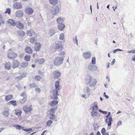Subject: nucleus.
Here are the masks:
<instances>
[{"label": "nucleus", "mask_w": 135, "mask_h": 135, "mask_svg": "<svg viewBox=\"0 0 135 135\" xmlns=\"http://www.w3.org/2000/svg\"><path fill=\"white\" fill-rule=\"evenodd\" d=\"M13 126L15 128L19 130L22 129V130L23 128V127L18 125H13Z\"/></svg>", "instance_id": "f704fd0d"}, {"label": "nucleus", "mask_w": 135, "mask_h": 135, "mask_svg": "<svg viewBox=\"0 0 135 135\" xmlns=\"http://www.w3.org/2000/svg\"><path fill=\"white\" fill-rule=\"evenodd\" d=\"M20 96H22L24 97H27L25 93L23 92L20 95Z\"/></svg>", "instance_id": "0e129e2a"}, {"label": "nucleus", "mask_w": 135, "mask_h": 135, "mask_svg": "<svg viewBox=\"0 0 135 135\" xmlns=\"http://www.w3.org/2000/svg\"><path fill=\"white\" fill-rule=\"evenodd\" d=\"M65 54V53L64 51H62L59 54H58V55L60 56H62V57H64L63 56Z\"/></svg>", "instance_id": "4d7b16f0"}, {"label": "nucleus", "mask_w": 135, "mask_h": 135, "mask_svg": "<svg viewBox=\"0 0 135 135\" xmlns=\"http://www.w3.org/2000/svg\"><path fill=\"white\" fill-rule=\"evenodd\" d=\"M96 63V59L95 57H93L92 58L91 63L93 65L95 64Z\"/></svg>", "instance_id": "49530a36"}, {"label": "nucleus", "mask_w": 135, "mask_h": 135, "mask_svg": "<svg viewBox=\"0 0 135 135\" xmlns=\"http://www.w3.org/2000/svg\"><path fill=\"white\" fill-rule=\"evenodd\" d=\"M57 106H55L54 108H52L49 109V112L50 114H54L55 112L57 109Z\"/></svg>", "instance_id": "4be33fe9"}, {"label": "nucleus", "mask_w": 135, "mask_h": 135, "mask_svg": "<svg viewBox=\"0 0 135 135\" xmlns=\"http://www.w3.org/2000/svg\"><path fill=\"white\" fill-rule=\"evenodd\" d=\"M23 130L26 132H28L31 131L32 130V129L31 128L27 129H24L23 128Z\"/></svg>", "instance_id": "13d9d810"}, {"label": "nucleus", "mask_w": 135, "mask_h": 135, "mask_svg": "<svg viewBox=\"0 0 135 135\" xmlns=\"http://www.w3.org/2000/svg\"><path fill=\"white\" fill-rule=\"evenodd\" d=\"M58 103L57 100H54L51 102L49 104L50 105L51 107H54Z\"/></svg>", "instance_id": "5701e85b"}, {"label": "nucleus", "mask_w": 135, "mask_h": 135, "mask_svg": "<svg viewBox=\"0 0 135 135\" xmlns=\"http://www.w3.org/2000/svg\"><path fill=\"white\" fill-rule=\"evenodd\" d=\"M15 26L17 28L20 29H23L24 27V25L23 24L18 21H17L16 22Z\"/></svg>", "instance_id": "ddd939ff"}, {"label": "nucleus", "mask_w": 135, "mask_h": 135, "mask_svg": "<svg viewBox=\"0 0 135 135\" xmlns=\"http://www.w3.org/2000/svg\"><path fill=\"white\" fill-rule=\"evenodd\" d=\"M92 109L91 111L96 112L98 110V106H94L92 107Z\"/></svg>", "instance_id": "58836bf2"}, {"label": "nucleus", "mask_w": 135, "mask_h": 135, "mask_svg": "<svg viewBox=\"0 0 135 135\" xmlns=\"http://www.w3.org/2000/svg\"><path fill=\"white\" fill-rule=\"evenodd\" d=\"M33 30H31V31H29L28 30L26 32V34L28 36H31V34Z\"/></svg>", "instance_id": "a18cd8bd"}, {"label": "nucleus", "mask_w": 135, "mask_h": 135, "mask_svg": "<svg viewBox=\"0 0 135 135\" xmlns=\"http://www.w3.org/2000/svg\"><path fill=\"white\" fill-rule=\"evenodd\" d=\"M64 18L60 17L57 18L56 21L58 24L62 23L64 21Z\"/></svg>", "instance_id": "bb28decb"}, {"label": "nucleus", "mask_w": 135, "mask_h": 135, "mask_svg": "<svg viewBox=\"0 0 135 135\" xmlns=\"http://www.w3.org/2000/svg\"><path fill=\"white\" fill-rule=\"evenodd\" d=\"M59 95H53V98L57 100L58 99V98L57 97V96Z\"/></svg>", "instance_id": "69168bd1"}, {"label": "nucleus", "mask_w": 135, "mask_h": 135, "mask_svg": "<svg viewBox=\"0 0 135 135\" xmlns=\"http://www.w3.org/2000/svg\"><path fill=\"white\" fill-rule=\"evenodd\" d=\"M90 114L91 116L95 118H96V117H97L99 116V115L98 114V113L96 112H92L91 111L90 112Z\"/></svg>", "instance_id": "393cba45"}, {"label": "nucleus", "mask_w": 135, "mask_h": 135, "mask_svg": "<svg viewBox=\"0 0 135 135\" xmlns=\"http://www.w3.org/2000/svg\"><path fill=\"white\" fill-rule=\"evenodd\" d=\"M64 57L57 56L54 60V64L55 66H57L62 64L63 62Z\"/></svg>", "instance_id": "f03ea898"}, {"label": "nucleus", "mask_w": 135, "mask_h": 135, "mask_svg": "<svg viewBox=\"0 0 135 135\" xmlns=\"http://www.w3.org/2000/svg\"><path fill=\"white\" fill-rule=\"evenodd\" d=\"M16 87L19 90H20L21 89V87L20 85H16Z\"/></svg>", "instance_id": "680f3d73"}, {"label": "nucleus", "mask_w": 135, "mask_h": 135, "mask_svg": "<svg viewBox=\"0 0 135 135\" xmlns=\"http://www.w3.org/2000/svg\"><path fill=\"white\" fill-rule=\"evenodd\" d=\"M110 114V112H109L108 115L105 116L107 118L105 119V121L106 123H107V124L109 126H110L112 125V117L109 116Z\"/></svg>", "instance_id": "20e7f679"}, {"label": "nucleus", "mask_w": 135, "mask_h": 135, "mask_svg": "<svg viewBox=\"0 0 135 135\" xmlns=\"http://www.w3.org/2000/svg\"><path fill=\"white\" fill-rule=\"evenodd\" d=\"M4 22L2 20V19L0 20V26L4 24Z\"/></svg>", "instance_id": "774afa93"}, {"label": "nucleus", "mask_w": 135, "mask_h": 135, "mask_svg": "<svg viewBox=\"0 0 135 135\" xmlns=\"http://www.w3.org/2000/svg\"><path fill=\"white\" fill-rule=\"evenodd\" d=\"M15 114L18 116H20L22 113V111L20 110L16 109L15 110Z\"/></svg>", "instance_id": "2f4dec72"}, {"label": "nucleus", "mask_w": 135, "mask_h": 135, "mask_svg": "<svg viewBox=\"0 0 135 135\" xmlns=\"http://www.w3.org/2000/svg\"><path fill=\"white\" fill-rule=\"evenodd\" d=\"M91 52L90 51L84 52L83 54V57L85 59H88L90 58L91 57Z\"/></svg>", "instance_id": "423d86ee"}, {"label": "nucleus", "mask_w": 135, "mask_h": 135, "mask_svg": "<svg viewBox=\"0 0 135 135\" xmlns=\"http://www.w3.org/2000/svg\"><path fill=\"white\" fill-rule=\"evenodd\" d=\"M60 11L59 7L56 6L51 7L50 10V12L54 16H57L59 14Z\"/></svg>", "instance_id": "7ed1b4c3"}, {"label": "nucleus", "mask_w": 135, "mask_h": 135, "mask_svg": "<svg viewBox=\"0 0 135 135\" xmlns=\"http://www.w3.org/2000/svg\"><path fill=\"white\" fill-rule=\"evenodd\" d=\"M38 62L40 64H42L44 62L45 60L43 58H41L38 60Z\"/></svg>", "instance_id": "c03bdc74"}, {"label": "nucleus", "mask_w": 135, "mask_h": 135, "mask_svg": "<svg viewBox=\"0 0 135 135\" xmlns=\"http://www.w3.org/2000/svg\"><path fill=\"white\" fill-rule=\"evenodd\" d=\"M78 40L77 39L76 36L75 37L73 38V41L75 44L78 45Z\"/></svg>", "instance_id": "de8ad7c7"}, {"label": "nucleus", "mask_w": 135, "mask_h": 135, "mask_svg": "<svg viewBox=\"0 0 135 135\" xmlns=\"http://www.w3.org/2000/svg\"><path fill=\"white\" fill-rule=\"evenodd\" d=\"M32 35L31 36H32L33 37H37V33L34 32L33 31L32 33Z\"/></svg>", "instance_id": "37998d69"}, {"label": "nucleus", "mask_w": 135, "mask_h": 135, "mask_svg": "<svg viewBox=\"0 0 135 135\" xmlns=\"http://www.w3.org/2000/svg\"><path fill=\"white\" fill-rule=\"evenodd\" d=\"M15 79L17 81H18L20 80L21 79H22V76H21V75L20 76L16 77L15 78Z\"/></svg>", "instance_id": "6e6d98bb"}, {"label": "nucleus", "mask_w": 135, "mask_h": 135, "mask_svg": "<svg viewBox=\"0 0 135 135\" xmlns=\"http://www.w3.org/2000/svg\"><path fill=\"white\" fill-rule=\"evenodd\" d=\"M9 109L7 108H5L3 112L2 113V114L6 117H7L9 114Z\"/></svg>", "instance_id": "dca6fc26"}, {"label": "nucleus", "mask_w": 135, "mask_h": 135, "mask_svg": "<svg viewBox=\"0 0 135 135\" xmlns=\"http://www.w3.org/2000/svg\"><path fill=\"white\" fill-rule=\"evenodd\" d=\"M122 50L120 49H117L114 50L113 51V52L114 53H115L116 52L118 51H122Z\"/></svg>", "instance_id": "052dcab7"}, {"label": "nucleus", "mask_w": 135, "mask_h": 135, "mask_svg": "<svg viewBox=\"0 0 135 135\" xmlns=\"http://www.w3.org/2000/svg\"><path fill=\"white\" fill-rule=\"evenodd\" d=\"M97 66L93 65L91 63H90L88 66V69L91 71H95L97 69Z\"/></svg>", "instance_id": "0eeeda50"}, {"label": "nucleus", "mask_w": 135, "mask_h": 135, "mask_svg": "<svg viewBox=\"0 0 135 135\" xmlns=\"http://www.w3.org/2000/svg\"><path fill=\"white\" fill-rule=\"evenodd\" d=\"M28 65V63L27 62H23L21 64V66L23 68L26 67Z\"/></svg>", "instance_id": "4c0bfd02"}, {"label": "nucleus", "mask_w": 135, "mask_h": 135, "mask_svg": "<svg viewBox=\"0 0 135 135\" xmlns=\"http://www.w3.org/2000/svg\"><path fill=\"white\" fill-rule=\"evenodd\" d=\"M24 59L27 61H29L30 60V55H26L24 57Z\"/></svg>", "instance_id": "c9c22d12"}, {"label": "nucleus", "mask_w": 135, "mask_h": 135, "mask_svg": "<svg viewBox=\"0 0 135 135\" xmlns=\"http://www.w3.org/2000/svg\"><path fill=\"white\" fill-rule=\"evenodd\" d=\"M17 56V54L12 52L8 53L7 55L8 58L9 59L15 58Z\"/></svg>", "instance_id": "1a4fd4ad"}, {"label": "nucleus", "mask_w": 135, "mask_h": 135, "mask_svg": "<svg viewBox=\"0 0 135 135\" xmlns=\"http://www.w3.org/2000/svg\"><path fill=\"white\" fill-rule=\"evenodd\" d=\"M65 27V25L63 23L58 24L57 25L58 29L60 31L63 30Z\"/></svg>", "instance_id": "aec40b11"}, {"label": "nucleus", "mask_w": 135, "mask_h": 135, "mask_svg": "<svg viewBox=\"0 0 135 135\" xmlns=\"http://www.w3.org/2000/svg\"><path fill=\"white\" fill-rule=\"evenodd\" d=\"M25 51L26 53L29 54H31L32 52V50L31 48L28 46H27L25 49Z\"/></svg>", "instance_id": "b1692460"}, {"label": "nucleus", "mask_w": 135, "mask_h": 135, "mask_svg": "<svg viewBox=\"0 0 135 135\" xmlns=\"http://www.w3.org/2000/svg\"><path fill=\"white\" fill-rule=\"evenodd\" d=\"M35 90L38 93H40L41 91L40 88L37 87L35 88Z\"/></svg>", "instance_id": "338daca9"}, {"label": "nucleus", "mask_w": 135, "mask_h": 135, "mask_svg": "<svg viewBox=\"0 0 135 135\" xmlns=\"http://www.w3.org/2000/svg\"><path fill=\"white\" fill-rule=\"evenodd\" d=\"M17 34L20 36H23L25 34V32L22 30L18 31L17 32Z\"/></svg>", "instance_id": "473e14b6"}, {"label": "nucleus", "mask_w": 135, "mask_h": 135, "mask_svg": "<svg viewBox=\"0 0 135 135\" xmlns=\"http://www.w3.org/2000/svg\"><path fill=\"white\" fill-rule=\"evenodd\" d=\"M50 118L51 119H53L55 117V115L54 114H50Z\"/></svg>", "instance_id": "864d4df0"}, {"label": "nucleus", "mask_w": 135, "mask_h": 135, "mask_svg": "<svg viewBox=\"0 0 135 135\" xmlns=\"http://www.w3.org/2000/svg\"><path fill=\"white\" fill-rule=\"evenodd\" d=\"M14 8L16 9H19L22 8V6L21 3H15L13 5Z\"/></svg>", "instance_id": "2eb2a0df"}, {"label": "nucleus", "mask_w": 135, "mask_h": 135, "mask_svg": "<svg viewBox=\"0 0 135 135\" xmlns=\"http://www.w3.org/2000/svg\"><path fill=\"white\" fill-rule=\"evenodd\" d=\"M27 100L26 97H24L22 99H19L17 101V103H19V104L22 105L25 104Z\"/></svg>", "instance_id": "a211bd4d"}, {"label": "nucleus", "mask_w": 135, "mask_h": 135, "mask_svg": "<svg viewBox=\"0 0 135 135\" xmlns=\"http://www.w3.org/2000/svg\"><path fill=\"white\" fill-rule=\"evenodd\" d=\"M27 75V73L25 72L23 73L21 75V76H22V79L26 77V76Z\"/></svg>", "instance_id": "e2e57ef3"}, {"label": "nucleus", "mask_w": 135, "mask_h": 135, "mask_svg": "<svg viewBox=\"0 0 135 135\" xmlns=\"http://www.w3.org/2000/svg\"><path fill=\"white\" fill-rule=\"evenodd\" d=\"M30 88H36L37 87V85L36 84V83H33L30 84Z\"/></svg>", "instance_id": "a19ab883"}, {"label": "nucleus", "mask_w": 135, "mask_h": 135, "mask_svg": "<svg viewBox=\"0 0 135 135\" xmlns=\"http://www.w3.org/2000/svg\"><path fill=\"white\" fill-rule=\"evenodd\" d=\"M59 90H56L55 89L53 91V95H59L58 94V91Z\"/></svg>", "instance_id": "09e8293b"}, {"label": "nucleus", "mask_w": 135, "mask_h": 135, "mask_svg": "<svg viewBox=\"0 0 135 135\" xmlns=\"http://www.w3.org/2000/svg\"><path fill=\"white\" fill-rule=\"evenodd\" d=\"M49 1L50 4L54 6L57 4L58 2L57 0H49Z\"/></svg>", "instance_id": "c85d7f7f"}, {"label": "nucleus", "mask_w": 135, "mask_h": 135, "mask_svg": "<svg viewBox=\"0 0 135 135\" xmlns=\"http://www.w3.org/2000/svg\"><path fill=\"white\" fill-rule=\"evenodd\" d=\"M105 129L104 128H103L101 130V132L103 135H105Z\"/></svg>", "instance_id": "603ef678"}, {"label": "nucleus", "mask_w": 135, "mask_h": 135, "mask_svg": "<svg viewBox=\"0 0 135 135\" xmlns=\"http://www.w3.org/2000/svg\"><path fill=\"white\" fill-rule=\"evenodd\" d=\"M59 81H57L55 83V89L56 90H59L60 89V86L59 85Z\"/></svg>", "instance_id": "a878e982"}, {"label": "nucleus", "mask_w": 135, "mask_h": 135, "mask_svg": "<svg viewBox=\"0 0 135 135\" xmlns=\"http://www.w3.org/2000/svg\"><path fill=\"white\" fill-rule=\"evenodd\" d=\"M25 12L28 15H31L33 13L34 11L31 7H27L25 9Z\"/></svg>", "instance_id": "9d476101"}, {"label": "nucleus", "mask_w": 135, "mask_h": 135, "mask_svg": "<svg viewBox=\"0 0 135 135\" xmlns=\"http://www.w3.org/2000/svg\"><path fill=\"white\" fill-rule=\"evenodd\" d=\"M30 106L32 107V105H31ZM22 108L23 111L26 114L30 113L33 110L32 107L27 106L26 105H25L23 106Z\"/></svg>", "instance_id": "39448f33"}, {"label": "nucleus", "mask_w": 135, "mask_h": 135, "mask_svg": "<svg viewBox=\"0 0 135 135\" xmlns=\"http://www.w3.org/2000/svg\"><path fill=\"white\" fill-rule=\"evenodd\" d=\"M11 104L14 106H16V101L15 100H12L7 103V104Z\"/></svg>", "instance_id": "72a5a7b5"}, {"label": "nucleus", "mask_w": 135, "mask_h": 135, "mask_svg": "<svg viewBox=\"0 0 135 135\" xmlns=\"http://www.w3.org/2000/svg\"><path fill=\"white\" fill-rule=\"evenodd\" d=\"M55 33V31L54 29H50L49 31V34L51 36L53 35Z\"/></svg>", "instance_id": "c756f323"}, {"label": "nucleus", "mask_w": 135, "mask_h": 135, "mask_svg": "<svg viewBox=\"0 0 135 135\" xmlns=\"http://www.w3.org/2000/svg\"><path fill=\"white\" fill-rule=\"evenodd\" d=\"M20 65V62L18 61L15 60L13 61L12 62V68L13 69L15 68L18 67Z\"/></svg>", "instance_id": "4468645a"}, {"label": "nucleus", "mask_w": 135, "mask_h": 135, "mask_svg": "<svg viewBox=\"0 0 135 135\" xmlns=\"http://www.w3.org/2000/svg\"><path fill=\"white\" fill-rule=\"evenodd\" d=\"M64 33H62L60 34L59 36V39L61 40H63L64 38Z\"/></svg>", "instance_id": "79ce46f5"}, {"label": "nucleus", "mask_w": 135, "mask_h": 135, "mask_svg": "<svg viewBox=\"0 0 135 135\" xmlns=\"http://www.w3.org/2000/svg\"><path fill=\"white\" fill-rule=\"evenodd\" d=\"M16 16L18 17H21L23 16V11L21 10H18L15 12Z\"/></svg>", "instance_id": "9b49d317"}, {"label": "nucleus", "mask_w": 135, "mask_h": 135, "mask_svg": "<svg viewBox=\"0 0 135 135\" xmlns=\"http://www.w3.org/2000/svg\"><path fill=\"white\" fill-rule=\"evenodd\" d=\"M8 24H9L12 26L14 27L15 26V21L12 19H9L7 20V21Z\"/></svg>", "instance_id": "6ab92c4d"}, {"label": "nucleus", "mask_w": 135, "mask_h": 135, "mask_svg": "<svg viewBox=\"0 0 135 135\" xmlns=\"http://www.w3.org/2000/svg\"><path fill=\"white\" fill-rule=\"evenodd\" d=\"M52 123V122L51 120H49L47 121L46 123V125L48 126H49L51 125V124Z\"/></svg>", "instance_id": "8fccbe9b"}, {"label": "nucleus", "mask_w": 135, "mask_h": 135, "mask_svg": "<svg viewBox=\"0 0 135 135\" xmlns=\"http://www.w3.org/2000/svg\"><path fill=\"white\" fill-rule=\"evenodd\" d=\"M60 75V72L58 70H55L54 72L53 76L55 79H58Z\"/></svg>", "instance_id": "f3484780"}, {"label": "nucleus", "mask_w": 135, "mask_h": 135, "mask_svg": "<svg viewBox=\"0 0 135 135\" xmlns=\"http://www.w3.org/2000/svg\"><path fill=\"white\" fill-rule=\"evenodd\" d=\"M13 95H9L6 96L5 99L7 101H8L9 100L12 99Z\"/></svg>", "instance_id": "7c9ffc66"}, {"label": "nucleus", "mask_w": 135, "mask_h": 135, "mask_svg": "<svg viewBox=\"0 0 135 135\" xmlns=\"http://www.w3.org/2000/svg\"><path fill=\"white\" fill-rule=\"evenodd\" d=\"M42 45L39 42L36 43L34 45V49L35 51H38L40 50L41 48Z\"/></svg>", "instance_id": "f8f14e48"}, {"label": "nucleus", "mask_w": 135, "mask_h": 135, "mask_svg": "<svg viewBox=\"0 0 135 135\" xmlns=\"http://www.w3.org/2000/svg\"><path fill=\"white\" fill-rule=\"evenodd\" d=\"M11 12V9L9 8H8L6 9V11L4 13H8L9 15L10 14Z\"/></svg>", "instance_id": "3c124183"}, {"label": "nucleus", "mask_w": 135, "mask_h": 135, "mask_svg": "<svg viewBox=\"0 0 135 135\" xmlns=\"http://www.w3.org/2000/svg\"><path fill=\"white\" fill-rule=\"evenodd\" d=\"M11 66V64L9 62H6L5 64L4 68L7 70H9L10 69Z\"/></svg>", "instance_id": "412c9836"}, {"label": "nucleus", "mask_w": 135, "mask_h": 135, "mask_svg": "<svg viewBox=\"0 0 135 135\" xmlns=\"http://www.w3.org/2000/svg\"><path fill=\"white\" fill-rule=\"evenodd\" d=\"M42 78V77L40 76L39 75H36L34 78V79L37 81H40Z\"/></svg>", "instance_id": "e433bc0d"}, {"label": "nucleus", "mask_w": 135, "mask_h": 135, "mask_svg": "<svg viewBox=\"0 0 135 135\" xmlns=\"http://www.w3.org/2000/svg\"><path fill=\"white\" fill-rule=\"evenodd\" d=\"M90 89L88 86H87L86 88L84 89V92L85 93H86L88 95L90 94Z\"/></svg>", "instance_id": "cd10ccee"}, {"label": "nucleus", "mask_w": 135, "mask_h": 135, "mask_svg": "<svg viewBox=\"0 0 135 135\" xmlns=\"http://www.w3.org/2000/svg\"><path fill=\"white\" fill-rule=\"evenodd\" d=\"M128 53H133L135 54V50H131L128 51H127Z\"/></svg>", "instance_id": "5fc2aeb1"}, {"label": "nucleus", "mask_w": 135, "mask_h": 135, "mask_svg": "<svg viewBox=\"0 0 135 135\" xmlns=\"http://www.w3.org/2000/svg\"><path fill=\"white\" fill-rule=\"evenodd\" d=\"M85 83L89 85L90 87H94L97 83V80L95 79H93L90 75L88 76L86 79L85 80Z\"/></svg>", "instance_id": "f257e3e1"}, {"label": "nucleus", "mask_w": 135, "mask_h": 135, "mask_svg": "<svg viewBox=\"0 0 135 135\" xmlns=\"http://www.w3.org/2000/svg\"><path fill=\"white\" fill-rule=\"evenodd\" d=\"M36 37H32L30 38V42L31 43H33L36 41Z\"/></svg>", "instance_id": "ea45409f"}, {"label": "nucleus", "mask_w": 135, "mask_h": 135, "mask_svg": "<svg viewBox=\"0 0 135 135\" xmlns=\"http://www.w3.org/2000/svg\"><path fill=\"white\" fill-rule=\"evenodd\" d=\"M99 112L100 113H102L103 114H107V112L106 111H103L101 109L99 110Z\"/></svg>", "instance_id": "bf43d9fd"}, {"label": "nucleus", "mask_w": 135, "mask_h": 135, "mask_svg": "<svg viewBox=\"0 0 135 135\" xmlns=\"http://www.w3.org/2000/svg\"><path fill=\"white\" fill-rule=\"evenodd\" d=\"M62 47V42L60 41H59L55 43L54 45V48L56 49H58Z\"/></svg>", "instance_id": "6e6552de"}]
</instances>
